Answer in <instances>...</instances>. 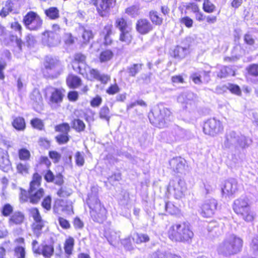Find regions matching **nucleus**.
<instances>
[{
    "mask_svg": "<svg viewBox=\"0 0 258 258\" xmlns=\"http://www.w3.org/2000/svg\"><path fill=\"white\" fill-rule=\"evenodd\" d=\"M42 177L38 172L32 174L27 190L20 188L19 200L21 203H29L37 205L45 195V189L41 187Z\"/></svg>",
    "mask_w": 258,
    "mask_h": 258,
    "instance_id": "nucleus-1",
    "label": "nucleus"
},
{
    "mask_svg": "<svg viewBox=\"0 0 258 258\" xmlns=\"http://www.w3.org/2000/svg\"><path fill=\"white\" fill-rule=\"evenodd\" d=\"M168 237L173 242L189 243L194 237L190 224L185 221L173 223L167 232Z\"/></svg>",
    "mask_w": 258,
    "mask_h": 258,
    "instance_id": "nucleus-2",
    "label": "nucleus"
},
{
    "mask_svg": "<svg viewBox=\"0 0 258 258\" xmlns=\"http://www.w3.org/2000/svg\"><path fill=\"white\" fill-rule=\"evenodd\" d=\"M71 126L69 123L65 122H61L55 125L54 131L59 133L55 137L56 142L59 145L67 144L70 140L71 137L69 133L71 127L77 132H84L86 125L84 121L79 118H74L71 121Z\"/></svg>",
    "mask_w": 258,
    "mask_h": 258,
    "instance_id": "nucleus-3",
    "label": "nucleus"
},
{
    "mask_svg": "<svg viewBox=\"0 0 258 258\" xmlns=\"http://www.w3.org/2000/svg\"><path fill=\"white\" fill-rule=\"evenodd\" d=\"M243 245V239L238 236L232 234L223 240L219 247V253L224 256L229 257L240 252Z\"/></svg>",
    "mask_w": 258,
    "mask_h": 258,
    "instance_id": "nucleus-4",
    "label": "nucleus"
},
{
    "mask_svg": "<svg viewBox=\"0 0 258 258\" xmlns=\"http://www.w3.org/2000/svg\"><path fill=\"white\" fill-rule=\"evenodd\" d=\"M234 213L246 222H252L255 215L251 208L250 203L247 198H239L236 199L232 205Z\"/></svg>",
    "mask_w": 258,
    "mask_h": 258,
    "instance_id": "nucleus-5",
    "label": "nucleus"
},
{
    "mask_svg": "<svg viewBox=\"0 0 258 258\" xmlns=\"http://www.w3.org/2000/svg\"><path fill=\"white\" fill-rule=\"evenodd\" d=\"M172 116V113L169 109L162 107L154 109L149 114V117L152 124L159 128H163L167 126Z\"/></svg>",
    "mask_w": 258,
    "mask_h": 258,
    "instance_id": "nucleus-6",
    "label": "nucleus"
},
{
    "mask_svg": "<svg viewBox=\"0 0 258 258\" xmlns=\"http://www.w3.org/2000/svg\"><path fill=\"white\" fill-rule=\"evenodd\" d=\"M29 217L33 219L31 224V229L33 235L39 238L43 233L46 222L42 219L39 209L37 207H32L28 210Z\"/></svg>",
    "mask_w": 258,
    "mask_h": 258,
    "instance_id": "nucleus-7",
    "label": "nucleus"
},
{
    "mask_svg": "<svg viewBox=\"0 0 258 258\" xmlns=\"http://www.w3.org/2000/svg\"><path fill=\"white\" fill-rule=\"evenodd\" d=\"M90 5L95 8L98 15L102 18L108 17L116 6V0H90Z\"/></svg>",
    "mask_w": 258,
    "mask_h": 258,
    "instance_id": "nucleus-8",
    "label": "nucleus"
},
{
    "mask_svg": "<svg viewBox=\"0 0 258 258\" xmlns=\"http://www.w3.org/2000/svg\"><path fill=\"white\" fill-rule=\"evenodd\" d=\"M22 22L25 28L31 31H38L42 28L43 20L36 12L30 11L24 16Z\"/></svg>",
    "mask_w": 258,
    "mask_h": 258,
    "instance_id": "nucleus-9",
    "label": "nucleus"
},
{
    "mask_svg": "<svg viewBox=\"0 0 258 258\" xmlns=\"http://www.w3.org/2000/svg\"><path fill=\"white\" fill-rule=\"evenodd\" d=\"M90 214L93 220L102 223L107 219V210L98 199H96L89 206Z\"/></svg>",
    "mask_w": 258,
    "mask_h": 258,
    "instance_id": "nucleus-10",
    "label": "nucleus"
},
{
    "mask_svg": "<svg viewBox=\"0 0 258 258\" xmlns=\"http://www.w3.org/2000/svg\"><path fill=\"white\" fill-rule=\"evenodd\" d=\"M203 129L206 135L215 136L223 132V126L220 121L213 118L208 119L204 123Z\"/></svg>",
    "mask_w": 258,
    "mask_h": 258,
    "instance_id": "nucleus-11",
    "label": "nucleus"
},
{
    "mask_svg": "<svg viewBox=\"0 0 258 258\" xmlns=\"http://www.w3.org/2000/svg\"><path fill=\"white\" fill-rule=\"evenodd\" d=\"M186 189L185 182L180 179L177 181L170 180L167 186L168 193L173 195L177 199H180L183 196Z\"/></svg>",
    "mask_w": 258,
    "mask_h": 258,
    "instance_id": "nucleus-12",
    "label": "nucleus"
},
{
    "mask_svg": "<svg viewBox=\"0 0 258 258\" xmlns=\"http://www.w3.org/2000/svg\"><path fill=\"white\" fill-rule=\"evenodd\" d=\"M38 242L36 240L32 241V249L34 253L42 255L44 258H50L54 254V248L52 244H43L41 247L38 246Z\"/></svg>",
    "mask_w": 258,
    "mask_h": 258,
    "instance_id": "nucleus-13",
    "label": "nucleus"
},
{
    "mask_svg": "<svg viewBox=\"0 0 258 258\" xmlns=\"http://www.w3.org/2000/svg\"><path fill=\"white\" fill-rule=\"evenodd\" d=\"M218 203L214 199L206 200L200 206L199 213L204 218H211L215 214Z\"/></svg>",
    "mask_w": 258,
    "mask_h": 258,
    "instance_id": "nucleus-14",
    "label": "nucleus"
},
{
    "mask_svg": "<svg viewBox=\"0 0 258 258\" xmlns=\"http://www.w3.org/2000/svg\"><path fill=\"white\" fill-rule=\"evenodd\" d=\"M154 27L149 20L145 18L138 19L135 24L137 32L141 35H146L153 31Z\"/></svg>",
    "mask_w": 258,
    "mask_h": 258,
    "instance_id": "nucleus-15",
    "label": "nucleus"
},
{
    "mask_svg": "<svg viewBox=\"0 0 258 258\" xmlns=\"http://www.w3.org/2000/svg\"><path fill=\"white\" fill-rule=\"evenodd\" d=\"M238 183L234 178H230L225 180L221 187L222 194L227 196L234 195L238 191Z\"/></svg>",
    "mask_w": 258,
    "mask_h": 258,
    "instance_id": "nucleus-16",
    "label": "nucleus"
},
{
    "mask_svg": "<svg viewBox=\"0 0 258 258\" xmlns=\"http://www.w3.org/2000/svg\"><path fill=\"white\" fill-rule=\"evenodd\" d=\"M43 177L44 180L48 183L53 182L59 186H61L64 183L63 176L62 173H57L55 175L50 168L47 169Z\"/></svg>",
    "mask_w": 258,
    "mask_h": 258,
    "instance_id": "nucleus-17",
    "label": "nucleus"
},
{
    "mask_svg": "<svg viewBox=\"0 0 258 258\" xmlns=\"http://www.w3.org/2000/svg\"><path fill=\"white\" fill-rule=\"evenodd\" d=\"M78 73L85 77L87 80H96L98 78L100 72L96 69L92 68H82L80 66L77 68Z\"/></svg>",
    "mask_w": 258,
    "mask_h": 258,
    "instance_id": "nucleus-18",
    "label": "nucleus"
},
{
    "mask_svg": "<svg viewBox=\"0 0 258 258\" xmlns=\"http://www.w3.org/2000/svg\"><path fill=\"white\" fill-rule=\"evenodd\" d=\"M185 160L181 157H174L169 161V169L177 173L182 172L185 167Z\"/></svg>",
    "mask_w": 258,
    "mask_h": 258,
    "instance_id": "nucleus-19",
    "label": "nucleus"
},
{
    "mask_svg": "<svg viewBox=\"0 0 258 258\" xmlns=\"http://www.w3.org/2000/svg\"><path fill=\"white\" fill-rule=\"evenodd\" d=\"M25 220L24 214L21 211H16L9 218L8 222L10 226H19L24 223Z\"/></svg>",
    "mask_w": 258,
    "mask_h": 258,
    "instance_id": "nucleus-20",
    "label": "nucleus"
},
{
    "mask_svg": "<svg viewBox=\"0 0 258 258\" xmlns=\"http://www.w3.org/2000/svg\"><path fill=\"white\" fill-rule=\"evenodd\" d=\"M14 243L17 244H23L22 245H17L13 249L14 256L15 258H26V249L25 247V239L20 237L14 240Z\"/></svg>",
    "mask_w": 258,
    "mask_h": 258,
    "instance_id": "nucleus-21",
    "label": "nucleus"
},
{
    "mask_svg": "<svg viewBox=\"0 0 258 258\" xmlns=\"http://www.w3.org/2000/svg\"><path fill=\"white\" fill-rule=\"evenodd\" d=\"M64 92L65 90L62 88H54L49 97L48 104L49 105L60 104L63 101Z\"/></svg>",
    "mask_w": 258,
    "mask_h": 258,
    "instance_id": "nucleus-22",
    "label": "nucleus"
},
{
    "mask_svg": "<svg viewBox=\"0 0 258 258\" xmlns=\"http://www.w3.org/2000/svg\"><path fill=\"white\" fill-rule=\"evenodd\" d=\"M54 207L58 209L61 208L62 211L73 212V202L71 200L62 199H57L55 200Z\"/></svg>",
    "mask_w": 258,
    "mask_h": 258,
    "instance_id": "nucleus-23",
    "label": "nucleus"
},
{
    "mask_svg": "<svg viewBox=\"0 0 258 258\" xmlns=\"http://www.w3.org/2000/svg\"><path fill=\"white\" fill-rule=\"evenodd\" d=\"M75 245V238L71 236H69L64 240L63 242V249L67 258L70 257L73 254Z\"/></svg>",
    "mask_w": 258,
    "mask_h": 258,
    "instance_id": "nucleus-24",
    "label": "nucleus"
},
{
    "mask_svg": "<svg viewBox=\"0 0 258 258\" xmlns=\"http://www.w3.org/2000/svg\"><path fill=\"white\" fill-rule=\"evenodd\" d=\"M82 79L77 75L70 74L66 78V84L70 89H77L82 85Z\"/></svg>",
    "mask_w": 258,
    "mask_h": 258,
    "instance_id": "nucleus-25",
    "label": "nucleus"
},
{
    "mask_svg": "<svg viewBox=\"0 0 258 258\" xmlns=\"http://www.w3.org/2000/svg\"><path fill=\"white\" fill-rule=\"evenodd\" d=\"M42 41L48 46H51L56 41V34L53 31L45 30L42 33Z\"/></svg>",
    "mask_w": 258,
    "mask_h": 258,
    "instance_id": "nucleus-26",
    "label": "nucleus"
},
{
    "mask_svg": "<svg viewBox=\"0 0 258 258\" xmlns=\"http://www.w3.org/2000/svg\"><path fill=\"white\" fill-rule=\"evenodd\" d=\"M235 72L236 70L233 67L224 66L217 73V77L221 79L230 76H234L236 75Z\"/></svg>",
    "mask_w": 258,
    "mask_h": 258,
    "instance_id": "nucleus-27",
    "label": "nucleus"
},
{
    "mask_svg": "<svg viewBox=\"0 0 258 258\" xmlns=\"http://www.w3.org/2000/svg\"><path fill=\"white\" fill-rule=\"evenodd\" d=\"M148 17L153 26H160L163 23V18L156 10H151L149 12Z\"/></svg>",
    "mask_w": 258,
    "mask_h": 258,
    "instance_id": "nucleus-28",
    "label": "nucleus"
},
{
    "mask_svg": "<svg viewBox=\"0 0 258 258\" xmlns=\"http://www.w3.org/2000/svg\"><path fill=\"white\" fill-rule=\"evenodd\" d=\"M114 55V53L111 49H103L99 54L98 59L100 63L107 62L113 59Z\"/></svg>",
    "mask_w": 258,
    "mask_h": 258,
    "instance_id": "nucleus-29",
    "label": "nucleus"
},
{
    "mask_svg": "<svg viewBox=\"0 0 258 258\" xmlns=\"http://www.w3.org/2000/svg\"><path fill=\"white\" fill-rule=\"evenodd\" d=\"M12 125L18 131H24L26 128V123L25 118L20 116L14 117Z\"/></svg>",
    "mask_w": 258,
    "mask_h": 258,
    "instance_id": "nucleus-30",
    "label": "nucleus"
},
{
    "mask_svg": "<svg viewBox=\"0 0 258 258\" xmlns=\"http://www.w3.org/2000/svg\"><path fill=\"white\" fill-rule=\"evenodd\" d=\"M245 76L258 80V63H251L245 68Z\"/></svg>",
    "mask_w": 258,
    "mask_h": 258,
    "instance_id": "nucleus-31",
    "label": "nucleus"
},
{
    "mask_svg": "<svg viewBox=\"0 0 258 258\" xmlns=\"http://www.w3.org/2000/svg\"><path fill=\"white\" fill-rule=\"evenodd\" d=\"M45 16L51 20H54L60 17L59 9L56 7H51L44 11Z\"/></svg>",
    "mask_w": 258,
    "mask_h": 258,
    "instance_id": "nucleus-32",
    "label": "nucleus"
},
{
    "mask_svg": "<svg viewBox=\"0 0 258 258\" xmlns=\"http://www.w3.org/2000/svg\"><path fill=\"white\" fill-rule=\"evenodd\" d=\"M71 62L73 64L82 63L84 64V68H89V66L87 64L86 55L81 52L75 53Z\"/></svg>",
    "mask_w": 258,
    "mask_h": 258,
    "instance_id": "nucleus-33",
    "label": "nucleus"
},
{
    "mask_svg": "<svg viewBox=\"0 0 258 258\" xmlns=\"http://www.w3.org/2000/svg\"><path fill=\"white\" fill-rule=\"evenodd\" d=\"M130 30L128 29L119 33V40L126 45L130 44L133 39V36L131 33Z\"/></svg>",
    "mask_w": 258,
    "mask_h": 258,
    "instance_id": "nucleus-34",
    "label": "nucleus"
},
{
    "mask_svg": "<svg viewBox=\"0 0 258 258\" xmlns=\"http://www.w3.org/2000/svg\"><path fill=\"white\" fill-rule=\"evenodd\" d=\"M17 173L23 176H26L30 173V166L26 163L19 162L16 165Z\"/></svg>",
    "mask_w": 258,
    "mask_h": 258,
    "instance_id": "nucleus-35",
    "label": "nucleus"
},
{
    "mask_svg": "<svg viewBox=\"0 0 258 258\" xmlns=\"http://www.w3.org/2000/svg\"><path fill=\"white\" fill-rule=\"evenodd\" d=\"M133 240L137 244H141L144 243H147L150 241V236L145 233L136 232Z\"/></svg>",
    "mask_w": 258,
    "mask_h": 258,
    "instance_id": "nucleus-36",
    "label": "nucleus"
},
{
    "mask_svg": "<svg viewBox=\"0 0 258 258\" xmlns=\"http://www.w3.org/2000/svg\"><path fill=\"white\" fill-rule=\"evenodd\" d=\"M165 209L166 212L170 215H177L180 212V210L178 206L175 203L168 201L165 203Z\"/></svg>",
    "mask_w": 258,
    "mask_h": 258,
    "instance_id": "nucleus-37",
    "label": "nucleus"
},
{
    "mask_svg": "<svg viewBox=\"0 0 258 258\" xmlns=\"http://www.w3.org/2000/svg\"><path fill=\"white\" fill-rule=\"evenodd\" d=\"M30 124L32 128L39 131H42L45 130V123L44 121L38 118L33 117L30 120Z\"/></svg>",
    "mask_w": 258,
    "mask_h": 258,
    "instance_id": "nucleus-38",
    "label": "nucleus"
},
{
    "mask_svg": "<svg viewBox=\"0 0 258 258\" xmlns=\"http://www.w3.org/2000/svg\"><path fill=\"white\" fill-rule=\"evenodd\" d=\"M59 63V60L51 56H46L44 61V66L46 70H52L56 68Z\"/></svg>",
    "mask_w": 258,
    "mask_h": 258,
    "instance_id": "nucleus-39",
    "label": "nucleus"
},
{
    "mask_svg": "<svg viewBox=\"0 0 258 258\" xmlns=\"http://www.w3.org/2000/svg\"><path fill=\"white\" fill-rule=\"evenodd\" d=\"M115 26L118 29L120 32L131 29L127 20L123 17L116 19L115 21Z\"/></svg>",
    "mask_w": 258,
    "mask_h": 258,
    "instance_id": "nucleus-40",
    "label": "nucleus"
},
{
    "mask_svg": "<svg viewBox=\"0 0 258 258\" xmlns=\"http://www.w3.org/2000/svg\"><path fill=\"white\" fill-rule=\"evenodd\" d=\"M14 9V3L11 0L6 2L5 7L0 11V17L5 18L11 13Z\"/></svg>",
    "mask_w": 258,
    "mask_h": 258,
    "instance_id": "nucleus-41",
    "label": "nucleus"
},
{
    "mask_svg": "<svg viewBox=\"0 0 258 258\" xmlns=\"http://www.w3.org/2000/svg\"><path fill=\"white\" fill-rule=\"evenodd\" d=\"M202 9L204 12L211 14L216 11L217 7L211 0H204L202 4Z\"/></svg>",
    "mask_w": 258,
    "mask_h": 258,
    "instance_id": "nucleus-42",
    "label": "nucleus"
},
{
    "mask_svg": "<svg viewBox=\"0 0 258 258\" xmlns=\"http://www.w3.org/2000/svg\"><path fill=\"white\" fill-rule=\"evenodd\" d=\"M99 117L100 119L109 122L111 117L110 109L107 105L103 106L99 110Z\"/></svg>",
    "mask_w": 258,
    "mask_h": 258,
    "instance_id": "nucleus-43",
    "label": "nucleus"
},
{
    "mask_svg": "<svg viewBox=\"0 0 258 258\" xmlns=\"http://www.w3.org/2000/svg\"><path fill=\"white\" fill-rule=\"evenodd\" d=\"M144 64L142 63H134L127 68V72L131 77H135L142 69Z\"/></svg>",
    "mask_w": 258,
    "mask_h": 258,
    "instance_id": "nucleus-44",
    "label": "nucleus"
},
{
    "mask_svg": "<svg viewBox=\"0 0 258 258\" xmlns=\"http://www.w3.org/2000/svg\"><path fill=\"white\" fill-rule=\"evenodd\" d=\"M18 156L20 160L25 162L29 161L31 157L30 151L25 148H22L18 150Z\"/></svg>",
    "mask_w": 258,
    "mask_h": 258,
    "instance_id": "nucleus-45",
    "label": "nucleus"
},
{
    "mask_svg": "<svg viewBox=\"0 0 258 258\" xmlns=\"http://www.w3.org/2000/svg\"><path fill=\"white\" fill-rule=\"evenodd\" d=\"M93 36L91 31L84 29L81 34L80 41L83 44H87L93 38Z\"/></svg>",
    "mask_w": 258,
    "mask_h": 258,
    "instance_id": "nucleus-46",
    "label": "nucleus"
},
{
    "mask_svg": "<svg viewBox=\"0 0 258 258\" xmlns=\"http://www.w3.org/2000/svg\"><path fill=\"white\" fill-rule=\"evenodd\" d=\"M2 216L5 217H10L14 212V207L9 203L5 204L1 209Z\"/></svg>",
    "mask_w": 258,
    "mask_h": 258,
    "instance_id": "nucleus-47",
    "label": "nucleus"
},
{
    "mask_svg": "<svg viewBox=\"0 0 258 258\" xmlns=\"http://www.w3.org/2000/svg\"><path fill=\"white\" fill-rule=\"evenodd\" d=\"M41 206L46 211H49L52 208V198L50 195H47L42 198Z\"/></svg>",
    "mask_w": 258,
    "mask_h": 258,
    "instance_id": "nucleus-48",
    "label": "nucleus"
},
{
    "mask_svg": "<svg viewBox=\"0 0 258 258\" xmlns=\"http://www.w3.org/2000/svg\"><path fill=\"white\" fill-rule=\"evenodd\" d=\"M120 88L116 83L111 84L106 89L105 92L109 95H114L118 93Z\"/></svg>",
    "mask_w": 258,
    "mask_h": 258,
    "instance_id": "nucleus-49",
    "label": "nucleus"
},
{
    "mask_svg": "<svg viewBox=\"0 0 258 258\" xmlns=\"http://www.w3.org/2000/svg\"><path fill=\"white\" fill-rule=\"evenodd\" d=\"M180 24L184 25L187 28H190L193 26L194 20L188 16H185L179 19Z\"/></svg>",
    "mask_w": 258,
    "mask_h": 258,
    "instance_id": "nucleus-50",
    "label": "nucleus"
},
{
    "mask_svg": "<svg viewBox=\"0 0 258 258\" xmlns=\"http://www.w3.org/2000/svg\"><path fill=\"white\" fill-rule=\"evenodd\" d=\"M48 156L54 163L59 162L61 159V154L56 151L50 150L48 152Z\"/></svg>",
    "mask_w": 258,
    "mask_h": 258,
    "instance_id": "nucleus-51",
    "label": "nucleus"
},
{
    "mask_svg": "<svg viewBox=\"0 0 258 258\" xmlns=\"http://www.w3.org/2000/svg\"><path fill=\"white\" fill-rule=\"evenodd\" d=\"M139 8L136 5H133L127 7L125 10V13L128 15L134 17L139 14Z\"/></svg>",
    "mask_w": 258,
    "mask_h": 258,
    "instance_id": "nucleus-52",
    "label": "nucleus"
},
{
    "mask_svg": "<svg viewBox=\"0 0 258 258\" xmlns=\"http://www.w3.org/2000/svg\"><path fill=\"white\" fill-rule=\"evenodd\" d=\"M58 223L60 227L64 230H68L71 228V225L70 222L66 219L59 217L58 218Z\"/></svg>",
    "mask_w": 258,
    "mask_h": 258,
    "instance_id": "nucleus-53",
    "label": "nucleus"
},
{
    "mask_svg": "<svg viewBox=\"0 0 258 258\" xmlns=\"http://www.w3.org/2000/svg\"><path fill=\"white\" fill-rule=\"evenodd\" d=\"M102 35L107 34H113V26L111 23H107L103 27L101 32Z\"/></svg>",
    "mask_w": 258,
    "mask_h": 258,
    "instance_id": "nucleus-54",
    "label": "nucleus"
},
{
    "mask_svg": "<svg viewBox=\"0 0 258 258\" xmlns=\"http://www.w3.org/2000/svg\"><path fill=\"white\" fill-rule=\"evenodd\" d=\"M75 158V162L77 166L81 167L84 165L85 160L83 155L80 152L78 151L76 153Z\"/></svg>",
    "mask_w": 258,
    "mask_h": 258,
    "instance_id": "nucleus-55",
    "label": "nucleus"
},
{
    "mask_svg": "<svg viewBox=\"0 0 258 258\" xmlns=\"http://www.w3.org/2000/svg\"><path fill=\"white\" fill-rule=\"evenodd\" d=\"M97 81H99L101 84L106 85L108 84L111 80V77L108 74H100L98 78L97 79Z\"/></svg>",
    "mask_w": 258,
    "mask_h": 258,
    "instance_id": "nucleus-56",
    "label": "nucleus"
},
{
    "mask_svg": "<svg viewBox=\"0 0 258 258\" xmlns=\"http://www.w3.org/2000/svg\"><path fill=\"white\" fill-rule=\"evenodd\" d=\"M102 102V99L99 95H96L90 100V105L92 107H97L99 106Z\"/></svg>",
    "mask_w": 258,
    "mask_h": 258,
    "instance_id": "nucleus-57",
    "label": "nucleus"
},
{
    "mask_svg": "<svg viewBox=\"0 0 258 258\" xmlns=\"http://www.w3.org/2000/svg\"><path fill=\"white\" fill-rule=\"evenodd\" d=\"M186 9L189 10L194 14H196L200 10L199 5L194 2H190L186 6Z\"/></svg>",
    "mask_w": 258,
    "mask_h": 258,
    "instance_id": "nucleus-58",
    "label": "nucleus"
},
{
    "mask_svg": "<svg viewBox=\"0 0 258 258\" xmlns=\"http://www.w3.org/2000/svg\"><path fill=\"white\" fill-rule=\"evenodd\" d=\"M75 37L70 33H65L64 35V42L66 45H70L75 43Z\"/></svg>",
    "mask_w": 258,
    "mask_h": 258,
    "instance_id": "nucleus-59",
    "label": "nucleus"
},
{
    "mask_svg": "<svg viewBox=\"0 0 258 258\" xmlns=\"http://www.w3.org/2000/svg\"><path fill=\"white\" fill-rule=\"evenodd\" d=\"M113 34H107L102 35L103 37V44L107 46L111 45L114 43V39L112 37Z\"/></svg>",
    "mask_w": 258,
    "mask_h": 258,
    "instance_id": "nucleus-60",
    "label": "nucleus"
},
{
    "mask_svg": "<svg viewBox=\"0 0 258 258\" xmlns=\"http://www.w3.org/2000/svg\"><path fill=\"white\" fill-rule=\"evenodd\" d=\"M122 244L123 247L127 250H132L134 249V247L133 246L132 242L131 237H128L124 238L122 242Z\"/></svg>",
    "mask_w": 258,
    "mask_h": 258,
    "instance_id": "nucleus-61",
    "label": "nucleus"
},
{
    "mask_svg": "<svg viewBox=\"0 0 258 258\" xmlns=\"http://www.w3.org/2000/svg\"><path fill=\"white\" fill-rule=\"evenodd\" d=\"M228 89L232 93L237 95H240L241 94V89L237 85L230 84Z\"/></svg>",
    "mask_w": 258,
    "mask_h": 258,
    "instance_id": "nucleus-62",
    "label": "nucleus"
},
{
    "mask_svg": "<svg viewBox=\"0 0 258 258\" xmlns=\"http://www.w3.org/2000/svg\"><path fill=\"white\" fill-rule=\"evenodd\" d=\"M39 164L44 165L47 169H49L51 167L52 164L47 156H41L39 158Z\"/></svg>",
    "mask_w": 258,
    "mask_h": 258,
    "instance_id": "nucleus-63",
    "label": "nucleus"
},
{
    "mask_svg": "<svg viewBox=\"0 0 258 258\" xmlns=\"http://www.w3.org/2000/svg\"><path fill=\"white\" fill-rule=\"evenodd\" d=\"M73 223L76 229H82L84 226V222L78 217H76L74 219Z\"/></svg>",
    "mask_w": 258,
    "mask_h": 258,
    "instance_id": "nucleus-64",
    "label": "nucleus"
}]
</instances>
